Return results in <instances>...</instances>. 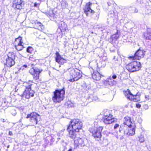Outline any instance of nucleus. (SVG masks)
Instances as JSON below:
<instances>
[{"instance_id": "obj_13", "label": "nucleus", "mask_w": 151, "mask_h": 151, "mask_svg": "<svg viewBox=\"0 0 151 151\" xmlns=\"http://www.w3.org/2000/svg\"><path fill=\"white\" fill-rule=\"evenodd\" d=\"M42 71V70L37 68L35 69L32 68L29 70V72L33 76V78L37 80L39 79V74Z\"/></svg>"}, {"instance_id": "obj_17", "label": "nucleus", "mask_w": 151, "mask_h": 151, "mask_svg": "<svg viewBox=\"0 0 151 151\" xmlns=\"http://www.w3.org/2000/svg\"><path fill=\"white\" fill-rule=\"evenodd\" d=\"M92 76L93 79L97 81L100 80L101 77L103 76L97 71H94Z\"/></svg>"}, {"instance_id": "obj_19", "label": "nucleus", "mask_w": 151, "mask_h": 151, "mask_svg": "<svg viewBox=\"0 0 151 151\" xmlns=\"http://www.w3.org/2000/svg\"><path fill=\"white\" fill-rule=\"evenodd\" d=\"M67 130L69 132V136L70 137L73 139H74L76 138L77 134L78 132H76L72 129H69V130H68V127Z\"/></svg>"}, {"instance_id": "obj_34", "label": "nucleus", "mask_w": 151, "mask_h": 151, "mask_svg": "<svg viewBox=\"0 0 151 151\" xmlns=\"http://www.w3.org/2000/svg\"><path fill=\"white\" fill-rule=\"evenodd\" d=\"M136 106L137 107V108H139L141 107V106L140 104H136Z\"/></svg>"}, {"instance_id": "obj_22", "label": "nucleus", "mask_w": 151, "mask_h": 151, "mask_svg": "<svg viewBox=\"0 0 151 151\" xmlns=\"http://www.w3.org/2000/svg\"><path fill=\"white\" fill-rule=\"evenodd\" d=\"M54 141V138L51 136H49L47 137L45 139V142L47 144L51 145Z\"/></svg>"}, {"instance_id": "obj_8", "label": "nucleus", "mask_w": 151, "mask_h": 151, "mask_svg": "<svg viewBox=\"0 0 151 151\" xmlns=\"http://www.w3.org/2000/svg\"><path fill=\"white\" fill-rule=\"evenodd\" d=\"M26 118H29V121L32 123V124H36L38 121H39L40 116L36 112H32L27 115Z\"/></svg>"}, {"instance_id": "obj_20", "label": "nucleus", "mask_w": 151, "mask_h": 151, "mask_svg": "<svg viewBox=\"0 0 151 151\" xmlns=\"http://www.w3.org/2000/svg\"><path fill=\"white\" fill-rule=\"evenodd\" d=\"M144 38L146 40H151V29H148L146 32L143 33Z\"/></svg>"}, {"instance_id": "obj_43", "label": "nucleus", "mask_w": 151, "mask_h": 151, "mask_svg": "<svg viewBox=\"0 0 151 151\" xmlns=\"http://www.w3.org/2000/svg\"><path fill=\"white\" fill-rule=\"evenodd\" d=\"M3 122H5V121L4 120V119H3Z\"/></svg>"}, {"instance_id": "obj_33", "label": "nucleus", "mask_w": 151, "mask_h": 151, "mask_svg": "<svg viewBox=\"0 0 151 151\" xmlns=\"http://www.w3.org/2000/svg\"><path fill=\"white\" fill-rule=\"evenodd\" d=\"M58 135L59 136H62L63 135V132H60L58 134Z\"/></svg>"}, {"instance_id": "obj_5", "label": "nucleus", "mask_w": 151, "mask_h": 151, "mask_svg": "<svg viewBox=\"0 0 151 151\" xmlns=\"http://www.w3.org/2000/svg\"><path fill=\"white\" fill-rule=\"evenodd\" d=\"M83 126L82 122L78 119H74L70 122V124L68 127V129H72L77 132H79Z\"/></svg>"}, {"instance_id": "obj_15", "label": "nucleus", "mask_w": 151, "mask_h": 151, "mask_svg": "<svg viewBox=\"0 0 151 151\" xmlns=\"http://www.w3.org/2000/svg\"><path fill=\"white\" fill-rule=\"evenodd\" d=\"M56 61L60 64H63L66 62V60L63 58L60 55L58 52L56 53Z\"/></svg>"}, {"instance_id": "obj_32", "label": "nucleus", "mask_w": 151, "mask_h": 151, "mask_svg": "<svg viewBox=\"0 0 151 151\" xmlns=\"http://www.w3.org/2000/svg\"><path fill=\"white\" fill-rule=\"evenodd\" d=\"M119 124H116L114 126V129H116L118 128V127H119Z\"/></svg>"}, {"instance_id": "obj_30", "label": "nucleus", "mask_w": 151, "mask_h": 151, "mask_svg": "<svg viewBox=\"0 0 151 151\" xmlns=\"http://www.w3.org/2000/svg\"><path fill=\"white\" fill-rule=\"evenodd\" d=\"M67 104L68 107H72L74 106L73 104L70 101H68L67 103Z\"/></svg>"}, {"instance_id": "obj_29", "label": "nucleus", "mask_w": 151, "mask_h": 151, "mask_svg": "<svg viewBox=\"0 0 151 151\" xmlns=\"http://www.w3.org/2000/svg\"><path fill=\"white\" fill-rule=\"evenodd\" d=\"M139 141L141 142H143L145 141V139L143 135H141L139 137Z\"/></svg>"}, {"instance_id": "obj_35", "label": "nucleus", "mask_w": 151, "mask_h": 151, "mask_svg": "<svg viewBox=\"0 0 151 151\" xmlns=\"http://www.w3.org/2000/svg\"><path fill=\"white\" fill-rule=\"evenodd\" d=\"M29 60L31 61H35V59L33 58L32 57H30L29 58Z\"/></svg>"}, {"instance_id": "obj_45", "label": "nucleus", "mask_w": 151, "mask_h": 151, "mask_svg": "<svg viewBox=\"0 0 151 151\" xmlns=\"http://www.w3.org/2000/svg\"><path fill=\"white\" fill-rule=\"evenodd\" d=\"M9 145H8L7 147V148H9Z\"/></svg>"}, {"instance_id": "obj_40", "label": "nucleus", "mask_w": 151, "mask_h": 151, "mask_svg": "<svg viewBox=\"0 0 151 151\" xmlns=\"http://www.w3.org/2000/svg\"><path fill=\"white\" fill-rule=\"evenodd\" d=\"M38 5V4L37 3H35L34 4V6L35 7L37 6V5Z\"/></svg>"}, {"instance_id": "obj_26", "label": "nucleus", "mask_w": 151, "mask_h": 151, "mask_svg": "<svg viewBox=\"0 0 151 151\" xmlns=\"http://www.w3.org/2000/svg\"><path fill=\"white\" fill-rule=\"evenodd\" d=\"M61 5L63 9L67 8L68 6V3L65 0H62L61 2Z\"/></svg>"}, {"instance_id": "obj_48", "label": "nucleus", "mask_w": 151, "mask_h": 151, "mask_svg": "<svg viewBox=\"0 0 151 151\" xmlns=\"http://www.w3.org/2000/svg\"><path fill=\"white\" fill-rule=\"evenodd\" d=\"M33 64H34V63H33L32 64V65H33Z\"/></svg>"}, {"instance_id": "obj_14", "label": "nucleus", "mask_w": 151, "mask_h": 151, "mask_svg": "<svg viewBox=\"0 0 151 151\" xmlns=\"http://www.w3.org/2000/svg\"><path fill=\"white\" fill-rule=\"evenodd\" d=\"M15 43L16 45L15 46V48L17 50H21L23 48V45L22 41V37H19L16 39Z\"/></svg>"}, {"instance_id": "obj_16", "label": "nucleus", "mask_w": 151, "mask_h": 151, "mask_svg": "<svg viewBox=\"0 0 151 151\" xmlns=\"http://www.w3.org/2000/svg\"><path fill=\"white\" fill-rule=\"evenodd\" d=\"M86 140L85 138H79L75 141V144L79 147L85 146V142Z\"/></svg>"}, {"instance_id": "obj_24", "label": "nucleus", "mask_w": 151, "mask_h": 151, "mask_svg": "<svg viewBox=\"0 0 151 151\" xmlns=\"http://www.w3.org/2000/svg\"><path fill=\"white\" fill-rule=\"evenodd\" d=\"M140 100V98L139 96L133 94L132 95H131L130 100H132L134 102H138Z\"/></svg>"}, {"instance_id": "obj_37", "label": "nucleus", "mask_w": 151, "mask_h": 151, "mask_svg": "<svg viewBox=\"0 0 151 151\" xmlns=\"http://www.w3.org/2000/svg\"><path fill=\"white\" fill-rule=\"evenodd\" d=\"M116 77H117L116 75H114L112 76V78L113 79H115L116 78Z\"/></svg>"}, {"instance_id": "obj_11", "label": "nucleus", "mask_w": 151, "mask_h": 151, "mask_svg": "<svg viewBox=\"0 0 151 151\" xmlns=\"http://www.w3.org/2000/svg\"><path fill=\"white\" fill-rule=\"evenodd\" d=\"M145 52L144 50H141L139 49L135 53L134 56H130L129 58L131 60L134 59V58L137 60H139L144 57Z\"/></svg>"}, {"instance_id": "obj_10", "label": "nucleus", "mask_w": 151, "mask_h": 151, "mask_svg": "<svg viewBox=\"0 0 151 151\" xmlns=\"http://www.w3.org/2000/svg\"><path fill=\"white\" fill-rule=\"evenodd\" d=\"M25 3L23 0H14L12 7L15 9H21L24 8Z\"/></svg>"}, {"instance_id": "obj_36", "label": "nucleus", "mask_w": 151, "mask_h": 151, "mask_svg": "<svg viewBox=\"0 0 151 151\" xmlns=\"http://www.w3.org/2000/svg\"><path fill=\"white\" fill-rule=\"evenodd\" d=\"M27 67V66L26 65H24L22 67L21 69H22V70L24 69V68H26Z\"/></svg>"}, {"instance_id": "obj_28", "label": "nucleus", "mask_w": 151, "mask_h": 151, "mask_svg": "<svg viewBox=\"0 0 151 151\" xmlns=\"http://www.w3.org/2000/svg\"><path fill=\"white\" fill-rule=\"evenodd\" d=\"M129 9L133 13H137L138 12L137 9L134 7H130L129 8Z\"/></svg>"}, {"instance_id": "obj_38", "label": "nucleus", "mask_w": 151, "mask_h": 151, "mask_svg": "<svg viewBox=\"0 0 151 151\" xmlns=\"http://www.w3.org/2000/svg\"><path fill=\"white\" fill-rule=\"evenodd\" d=\"M116 83V82L114 81H113V82H112V83H109L111 85H113L114 84H115Z\"/></svg>"}, {"instance_id": "obj_31", "label": "nucleus", "mask_w": 151, "mask_h": 151, "mask_svg": "<svg viewBox=\"0 0 151 151\" xmlns=\"http://www.w3.org/2000/svg\"><path fill=\"white\" fill-rule=\"evenodd\" d=\"M27 52L31 53L33 51V48L31 47H29L27 48Z\"/></svg>"}, {"instance_id": "obj_1", "label": "nucleus", "mask_w": 151, "mask_h": 151, "mask_svg": "<svg viewBox=\"0 0 151 151\" xmlns=\"http://www.w3.org/2000/svg\"><path fill=\"white\" fill-rule=\"evenodd\" d=\"M124 119V125L121 126L119 130V132L126 136L133 135L135 134V125L132 122L130 117L126 116Z\"/></svg>"}, {"instance_id": "obj_42", "label": "nucleus", "mask_w": 151, "mask_h": 151, "mask_svg": "<svg viewBox=\"0 0 151 151\" xmlns=\"http://www.w3.org/2000/svg\"><path fill=\"white\" fill-rule=\"evenodd\" d=\"M97 67L99 68L100 67H101L102 66H100L99 65V64H97Z\"/></svg>"}, {"instance_id": "obj_27", "label": "nucleus", "mask_w": 151, "mask_h": 151, "mask_svg": "<svg viewBox=\"0 0 151 151\" xmlns=\"http://www.w3.org/2000/svg\"><path fill=\"white\" fill-rule=\"evenodd\" d=\"M112 38L113 40H117L119 37V35L118 34V31L117 30L116 34L113 35L112 36Z\"/></svg>"}, {"instance_id": "obj_7", "label": "nucleus", "mask_w": 151, "mask_h": 151, "mask_svg": "<svg viewBox=\"0 0 151 151\" xmlns=\"http://www.w3.org/2000/svg\"><path fill=\"white\" fill-rule=\"evenodd\" d=\"M103 129L102 126L94 127L90 129V132L92 133V135L95 139H100L101 137V132Z\"/></svg>"}, {"instance_id": "obj_23", "label": "nucleus", "mask_w": 151, "mask_h": 151, "mask_svg": "<svg viewBox=\"0 0 151 151\" xmlns=\"http://www.w3.org/2000/svg\"><path fill=\"white\" fill-rule=\"evenodd\" d=\"M67 27V25L63 21L61 22L59 24V27L61 31H65Z\"/></svg>"}, {"instance_id": "obj_12", "label": "nucleus", "mask_w": 151, "mask_h": 151, "mask_svg": "<svg viewBox=\"0 0 151 151\" xmlns=\"http://www.w3.org/2000/svg\"><path fill=\"white\" fill-rule=\"evenodd\" d=\"M116 119L113 118V116L111 114L105 115L104 117L103 122L106 124H111L113 122H116Z\"/></svg>"}, {"instance_id": "obj_41", "label": "nucleus", "mask_w": 151, "mask_h": 151, "mask_svg": "<svg viewBox=\"0 0 151 151\" xmlns=\"http://www.w3.org/2000/svg\"><path fill=\"white\" fill-rule=\"evenodd\" d=\"M124 139V137L123 136H122L120 138V139Z\"/></svg>"}, {"instance_id": "obj_3", "label": "nucleus", "mask_w": 151, "mask_h": 151, "mask_svg": "<svg viewBox=\"0 0 151 151\" xmlns=\"http://www.w3.org/2000/svg\"><path fill=\"white\" fill-rule=\"evenodd\" d=\"M32 84L29 83L24 82L23 83V86L26 87V89L22 95V99L24 98L29 99L30 97H33L34 95V92L31 90V87Z\"/></svg>"}, {"instance_id": "obj_2", "label": "nucleus", "mask_w": 151, "mask_h": 151, "mask_svg": "<svg viewBox=\"0 0 151 151\" xmlns=\"http://www.w3.org/2000/svg\"><path fill=\"white\" fill-rule=\"evenodd\" d=\"M69 72L70 75L68 80L72 82L77 81L82 76V72L76 68H70Z\"/></svg>"}, {"instance_id": "obj_4", "label": "nucleus", "mask_w": 151, "mask_h": 151, "mask_svg": "<svg viewBox=\"0 0 151 151\" xmlns=\"http://www.w3.org/2000/svg\"><path fill=\"white\" fill-rule=\"evenodd\" d=\"M65 93L63 89L56 90L54 92L52 100L55 103L60 102L63 99Z\"/></svg>"}, {"instance_id": "obj_21", "label": "nucleus", "mask_w": 151, "mask_h": 151, "mask_svg": "<svg viewBox=\"0 0 151 151\" xmlns=\"http://www.w3.org/2000/svg\"><path fill=\"white\" fill-rule=\"evenodd\" d=\"M35 24L34 28L38 29L40 30H42L44 28V26L40 22H38L37 20L35 21L34 22Z\"/></svg>"}, {"instance_id": "obj_25", "label": "nucleus", "mask_w": 151, "mask_h": 151, "mask_svg": "<svg viewBox=\"0 0 151 151\" xmlns=\"http://www.w3.org/2000/svg\"><path fill=\"white\" fill-rule=\"evenodd\" d=\"M124 93L126 98L130 100L131 95H132L133 94L130 92L129 90L127 89V91L124 92Z\"/></svg>"}, {"instance_id": "obj_9", "label": "nucleus", "mask_w": 151, "mask_h": 151, "mask_svg": "<svg viewBox=\"0 0 151 151\" xmlns=\"http://www.w3.org/2000/svg\"><path fill=\"white\" fill-rule=\"evenodd\" d=\"M15 54L12 52H9L7 54L6 59V65L8 67H10L15 64Z\"/></svg>"}, {"instance_id": "obj_47", "label": "nucleus", "mask_w": 151, "mask_h": 151, "mask_svg": "<svg viewBox=\"0 0 151 151\" xmlns=\"http://www.w3.org/2000/svg\"><path fill=\"white\" fill-rule=\"evenodd\" d=\"M116 137L117 139H118V136H116Z\"/></svg>"}, {"instance_id": "obj_18", "label": "nucleus", "mask_w": 151, "mask_h": 151, "mask_svg": "<svg viewBox=\"0 0 151 151\" xmlns=\"http://www.w3.org/2000/svg\"><path fill=\"white\" fill-rule=\"evenodd\" d=\"M92 4L91 3L88 2L87 3L84 9V12L87 15V13L88 12L92 13H94V11L91 8L90 6Z\"/></svg>"}, {"instance_id": "obj_46", "label": "nucleus", "mask_w": 151, "mask_h": 151, "mask_svg": "<svg viewBox=\"0 0 151 151\" xmlns=\"http://www.w3.org/2000/svg\"><path fill=\"white\" fill-rule=\"evenodd\" d=\"M146 99H148V98H147V97H146Z\"/></svg>"}, {"instance_id": "obj_6", "label": "nucleus", "mask_w": 151, "mask_h": 151, "mask_svg": "<svg viewBox=\"0 0 151 151\" xmlns=\"http://www.w3.org/2000/svg\"><path fill=\"white\" fill-rule=\"evenodd\" d=\"M126 68L130 72L137 71L141 68V64L139 62L134 61L127 65Z\"/></svg>"}, {"instance_id": "obj_39", "label": "nucleus", "mask_w": 151, "mask_h": 151, "mask_svg": "<svg viewBox=\"0 0 151 151\" xmlns=\"http://www.w3.org/2000/svg\"><path fill=\"white\" fill-rule=\"evenodd\" d=\"M9 135H12V132L11 131H9Z\"/></svg>"}, {"instance_id": "obj_44", "label": "nucleus", "mask_w": 151, "mask_h": 151, "mask_svg": "<svg viewBox=\"0 0 151 151\" xmlns=\"http://www.w3.org/2000/svg\"><path fill=\"white\" fill-rule=\"evenodd\" d=\"M72 151V150L71 149H70L68 151Z\"/></svg>"}]
</instances>
